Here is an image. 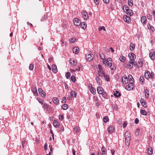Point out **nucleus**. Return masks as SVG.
I'll return each instance as SVG.
<instances>
[{
    "mask_svg": "<svg viewBox=\"0 0 155 155\" xmlns=\"http://www.w3.org/2000/svg\"><path fill=\"white\" fill-rule=\"evenodd\" d=\"M98 68L99 69V70L98 71V74H100L101 75H103L105 74L102 67L100 65H98Z\"/></svg>",
    "mask_w": 155,
    "mask_h": 155,
    "instance_id": "6",
    "label": "nucleus"
},
{
    "mask_svg": "<svg viewBox=\"0 0 155 155\" xmlns=\"http://www.w3.org/2000/svg\"><path fill=\"white\" fill-rule=\"evenodd\" d=\"M140 113L141 114L145 115L147 114V112L144 110H141L140 111Z\"/></svg>",
    "mask_w": 155,
    "mask_h": 155,
    "instance_id": "39",
    "label": "nucleus"
},
{
    "mask_svg": "<svg viewBox=\"0 0 155 155\" xmlns=\"http://www.w3.org/2000/svg\"><path fill=\"white\" fill-rule=\"evenodd\" d=\"M74 23L75 25L78 26L80 25L81 21L78 18H76L74 20Z\"/></svg>",
    "mask_w": 155,
    "mask_h": 155,
    "instance_id": "7",
    "label": "nucleus"
},
{
    "mask_svg": "<svg viewBox=\"0 0 155 155\" xmlns=\"http://www.w3.org/2000/svg\"><path fill=\"white\" fill-rule=\"evenodd\" d=\"M147 19L146 18L145 16H142L141 18V21L143 23V25H145L146 23Z\"/></svg>",
    "mask_w": 155,
    "mask_h": 155,
    "instance_id": "9",
    "label": "nucleus"
},
{
    "mask_svg": "<svg viewBox=\"0 0 155 155\" xmlns=\"http://www.w3.org/2000/svg\"><path fill=\"white\" fill-rule=\"evenodd\" d=\"M133 11L131 9H128L127 11H125V12L128 15L131 16L133 15Z\"/></svg>",
    "mask_w": 155,
    "mask_h": 155,
    "instance_id": "19",
    "label": "nucleus"
},
{
    "mask_svg": "<svg viewBox=\"0 0 155 155\" xmlns=\"http://www.w3.org/2000/svg\"><path fill=\"white\" fill-rule=\"evenodd\" d=\"M134 83H130L126 87V89L127 90L130 91L133 89L134 87V85L133 84Z\"/></svg>",
    "mask_w": 155,
    "mask_h": 155,
    "instance_id": "2",
    "label": "nucleus"
},
{
    "mask_svg": "<svg viewBox=\"0 0 155 155\" xmlns=\"http://www.w3.org/2000/svg\"><path fill=\"white\" fill-rule=\"evenodd\" d=\"M38 100L39 102L41 103V104H44L43 103V102L41 100V99L40 98L38 97Z\"/></svg>",
    "mask_w": 155,
    "mask_h": 155,
    "instance_id": "58",
    "label": "nucleus"
},
{
    "mask_svg": "<svg viewBox=\"0 0 155 155\" xmlns=\"http://www.w3.org/2000/svg\"><path fill=\"white\" fill-rule=\"evenodd\" d=\"M134 48L135 46L134 45L133 43H131L130 45V50H133L134 49Z\"/></svg>",
    "mask_w": 155,
    "mask_h": 155,
    "instance_id": "36",
    "label": "nucleus"
},
{
    "mask_svg": "<svg viewBox=\"0 0 155 155\" xmlns=\"http://www.w3.org/2000/svg\"><path fill=\"white\" fill-rule=\"evenodd\" d=\"M70 63H71L72 65H75L77 64V62L74 61L73 60L72 61L71 60L70 61Z\"/></svg>",
    "mask_w": 155,
    "mask_h": 155,
    "instance_id": "43",
    "label": "nucleus"
},
{
    "mask_svg": "<svg viewBox=\"0 0 155 155\" xmlns=\"http://www.w3.org/2000/svg\"><path fill=\"white\" fill-rule=\"evenodd\" d=\"M66 77L67 78H69L70 76H71V74L69 72H67L66 74H65Z\"/></svg>",
    "mask_w": 155,
    "mask_h": 155,
    "instance_id": "42",
    "label": "nucleus"
},
{
    "mask_svg": "<svg viewBox=\"0 0 155 155\" xmlns=\"http://www.w3.org/2000/svg\"><path fill=\"white\" fill-rule=\"evenodd\" d=\"M140 102L142 106L145 107H147V103L145 100L143 98H141L140 100Z\"/></svg>",
    "mask_w": 155,
    "mask_h": 155,
    "instance_id": "14",
    "label": "nucleus"
},
{
    "mask_svg": "<svg viewBox=\"0 0 155 155\" xmlns=\"http://www.w3.org/2000/svg\"><path fill=\"white\" fill-rule=\"evenodd\" d=\"M110 61H112V59L110 58H108L107 59V62H108Z\"/></svg>",
    "mask_w": 155,
    "mask_h": 155,
    "instance_id": "64",
    "label": "nucleus"
},
{
    "mask_svg": "<svg viewBox=\"0 0 155 155\" xmlns=\"http://www.w3.org/2000/svg\"><path fill=\"white\" fill-rule=\"evenodd\" d=\"M130 136V132L128 131H126L124 134L125 137L128 136Z\"/></svg>",
    "mask_w": 155,
    "mask_h": 155,
    "instance_id": "50",
    "label": "nucleus"
},
{
    "mask_svg": "<svg viewBox=\"0 0 155 155\" xmlns=\"http://www.w3.org/2000/svg\"><path fill=\"white\" fill-rule=\"evenodd\" d=\"M82 14L84 19L87 20L88 18V15L86 11H83L82 12Z\"/></svg>",
    "mask_w": 155,
    "mask_h": 155,
    "instance_id": "11",
    "label": "nucleus"
},
{
    "mask_svg": "<svg viewBox=\"0 0 155 155\" xmlns=\"http://www.w3.org/2000/svg\"><path fill=\"white\" fill-rule=\"evenodd\" d=\"M39 93L42 97H45V93L41 88H39L38 90Z\"/></svg>",
    "mask_w": 155,
    "mask_h": 155,
    "instance_id": "10",
    "label": "nucleus"
},
{
    "mask_svg": "<svg viewBox=\"0 0 155 155\" xmlns=\"http://www.w3.org/2000/svg\"><path fill=\"white\" fill-rule=\"evenodd\" d=\"M140 81H141L142 83L143 82L144 80L143 77L142 76L140 77Z\"/></svg>",
    "mask_w": 155,
    "mask_h": 155,
    "instance_id": "55",
    "label": "nucleus"
},
{
    "mask_svg": "<svg viewBox=\"0 0 155 155\" xmlns=\"http://www.w3.org/2000/svg\"><path fill=\"white\" fill-rule=\"evenodd\" d=\"M71 79L73 82H74L76 81V78L74 76H72L71 77Z\"/></svg>",
    "mask_w": 155,
    "mask_h": 155,
    "instance_id": "41",
    "label": "nucleus"
},
{
    "mask_svg": "<svg viewBox=\"0 0 155 155\" xmlns=\"http://www.w3.org/2000/svg\"><path fill=\"white\" fill-rule=\"evenodd\" d=\"M147 18L149 19H151L152 18V16L150 14L147 15Z\"/></svg>",
    "mask_w": 155,
    "mask_h": 155,
    "instance_id": "51",
    "label": "nucleus"
},
{
    "mask_svg": "<svg viewBox=\"0 0 155 155\" xmlns=\"http://www.w3.org/2000/svg\"><path fill=\"white\" fill-rule=\"evenodd\" d=\"M124 20L125 21L127 22L128 23H130L131 21V19L130 17L127 15H124Z\"/></svg>",
    "mask_w": 155,
    "mask_h": 155,
    "instance_id": "8",
    "label": "nucleus"
},
{
    "mask_svg": "<svg viewBox=\"0 0 155 155\" xmlns=\"http://www.w3.org/2000/svg\"><path fill=\"white\" fill-rule=\"evenodd\" d=\"M90 90L91 93L93 94H95L96 90L94 88L91 87L90 88Z\"/></svg>",
    "mask_w": 155,
    "mask_h": 155,
    "instance_id": "31",
    "label": "nucleus"
},
{
    "mask_svg": "<svg viewBox=\"0 0 155 155\" xmlns=\"http://www.w3.org/2000/svg\"><path fill=\"white\" fill-rule=\"evenodd\" d=\"M127 79H128V81H129L130 83H134V79L133 78L131 75H129L128 76V78Z\"/></svg>",
    "mask_w": 155,
    "mask_h": 155,
    "instance_id": "17",
    "label": "nucleus"
},
{
    "mask_svg": "<svg viewBox=\"0 0 155 155\" xmlns=\"http://www.w3.org/2000/svg\"><path fill=\"white\" fill-rule=\"evenodd\" d=\"M127 125V123L124 122L123 124V127L124 128H125Z\"/></svg>",
    "mask_w": 155,
    "mask_h": 155,
    "instance_id": "63",
    "label": "nucleus"
},
{
    "mask_svg": "<svg viewBox=\"0 0 155 155\" xmlns=\"http://www.w3.org/2000/svg\"><path fill=\"white\" fill-rule=\"evenodd\" d=\"M103 120L106 123L109 120L108 117L107 116H105L103 118Z\"/></svg>",
    "mask_w": 155,
    "mask_h": 155,
    "instance_id": "37",
    "label": "nucleus"
},
{
    "mask_svg": "<svg viewBox=\"0 0 155 155\" xmlns=\"http://www.w3.org/2000/svg\"><path fill=\"white\" fill-rule=\"evenodd\" d=\"M122 82L124 84H126L128 83V79L127 77L125 76H124L122 78Z\"/></svg>",
    "mask_w": 155,
    "mask_h": 155,
    "instance_id": "12",
    "label": "nucleus"
},
{
    "mask_svg": "<svg viewBox=\"0 0 155 155\" xmlns=\"http://www.w3.org/2000/svg\"><path fill=\"white\" fill-rule=\"evenodd\" d=\"M79 130L80 128L78 127H75L74 129V132L75 133H77L79 131Z\"/></svg>",
    "mask_w": 155,
    "mask_h": 155,
    "instance_id": "35",
    "label": "nucleus"
},
{
    "mask_svg": "<svg viewBox=\"0 0 155 155\" xmlns=\"http://www.w3.org/2000/svg\"><path fill=\"white\" fill-rule=\"evenodd\" d=\"M140 130L139 129H137L136 130V132H135V134L137 135H139L140 133Z\"/></svg>",
    "mask_w": 155,
    "mask_h": 155,
    "instance_id": "48",
    "label": "nucleus"
},
{
    "mask_svg": "<svg viewBox=\"0 0 155 155\" xmlns=\"http://www.w3.org/2000/svg\"><path fill=\"white\" fill-rule=\"evenodd\" d=\"M66 97H63V100L61 102H65V103L66 102Z\"/></svg>",
    "mask_w": 155,
    "mask_h": 155,
    "instance_id": "62",
    "label": "nucleus"
},
{
    "mask_svg": "<svg viewBox=\"0 0 155 155\" xmlns=\"http://www.w3.org/2000/svg\"><path fill=\"white\" fill-rule=\"evenodd\" d=\"M103 64H106L107 62V60L105 58L103 59Z\"/></svg>",
    "mask_w": 155,
    "mask_h": 155,
    "instance_id": "59",
    "label": "nucleus"
},
{
    "mask_svg": "<svg viewBox=\"0 0 155 155\" xmlns=\"http://www.w3.org/2000/svg\"><path fill=\"white\" fill-rule=\"evenodd\" d=\"M114 130V128L113 126H110V127L108 130V132L109 133H112Z\"/></svg>",
    "mask_w": 155,
    "mask_h": 155,
    "instance_id": "23",
    "label": "nucleus"
},
{
    "mask_svg": "<svg viewBox=\"0 0 155 155\" xmlns=\"http://www.w3.org/2000/svg\"><path fill=\"white\" fill-rule=\"evenodd\" d=\"M100 57L101 59H103L105 57L104 55L102 53H100Z\"/></svg>",
    "mask_w": 155,
    "mask_h": 155,
    "instance_id": "54",
    "label": "nucleus"
},
{
    "mask_svg": "<svg viewBox=\"0 0 155 155\" xmlns=\"http://www.w3.org/2000/svg\"><path fill=\"white\" fill-rule=\"evenodd\" d=\"M131 64H132L130 63L129 62L128 63V65L130 69H132L133 68V66L131 65Z\"/></svg>",
    "mask_w": 155,
    "mask_h": 155,
    "instance_id": "61",
    "label": "nucleus"
},
{
    "mask_svg": "<svg viewBox=\"0 0 155 155\" xmlns=\"http://www.w3.org/2000/svg\"><path fill=\"white\" fill-rule=\"evenodd\" d=\"M139 120L138 118H136L135 120L134 123L136 124H138L139 123Z\"/></svg>",
    "mask_w": 155,
    "mask_h": 155,
    "instance_id": "60",
    "label": "nucleus"
},
{
    "mask_svg": "<svg viewBox=\"0 0 155 155\" xmlns=\"http://www.w3.org/2000/svg\"><path fill=\"white\" fill-rule=\"evenodd\" d=\"M153 150L151 147H149L147 149V153L148 154L151 155L153 153Z\"/></svg>",
    "mask_w": 155,
    "mask_h": 155,
    "instance_id": "18",
    "label": "nucleus"
},
{
    "mask_svg": "<svg viewBox=\"0 0 155 155\" xmlns=\"http://www.w3.org/2000/svg\"><path fill=\"white\" fill-rule=\"evenodd\" d=\"M102 30H103L104 31H106L104 26H102L99 28V31H101Z\"/></svg>",
    "mask_w": 155,
    "mask_h": 155,
    "instance_id": "45",
    "label": "nucleus"
},
{
    "mask_svg": "<svg viewBox=\"0 0 155 155\" xmlns=\"http://www.w3.org/2000/svg\"><path fill=\"white\" fill-rule=\"evenodd\" d=\"M128 56L130 59L134 60L136 58V55L133 53H130L128 54Z\"/></svg>",
    "mask_w": 155,
    "mask_h": 155,
    "instance_id": "13",
    "label": "nucleus"
},
{
    "mask_svg": "<svg viewBox=\"0 0 155 155\" xmlns=\"http://www.w3.org/2000/svg\"><path fill=\"white\" fill-rule=\"evenodd\" d=\"M62 108L64 110H67L68 109L67 105L66 104H64L62 106Z\"/></svg>",
    "mask_w": 155,
    "mask_h": 155,
    "instance_id": "38",
    "label": "nucleus"
},
{
    "mask_svg": "<svg viewBox=\"0 0 155 155\" xmlns=\"http://www.w3.org/2000/svg\"><path fill=\"white\" fill-rule=\"evenodd\" d=\"M101 151L103 154H106V149L104 147H102Z\"/></svg>",
    "mask_w": 155,
    "mask_h": 155,
    "instance_id": "28",
    "label": "nucleus"
},
{
    "mask_svg": "<svg viewBox=\"0 0 155 155\" xmlns=\"http://www.w3.org/2000/svg\"><path fill=\"white\" fill-rule=\"evenodd\" d=\"M70 40L71 42L74 43L75 42L76 39L75 38H71Z\"/></svg>",
    "mask_w": 155,
    "mask_h": 155,
    "instance_id": "56",
    "label": "nucleus"
},
{
    "mask_svg": "<svg viewBox=\"0 0 155 155\" xmlns=\"http://www.w3.org/2000/svg\"><path fill=\"white\" fill-rule=\"evenodd\" d=\"M147 27H148V28L149 29H150L152 31H154V28L153 26L150 25V28H149L148 26H147Z\"/></svg>",
    "mask_w": 155,
    "mask_h": 155,
    "instance_id": "47",
    "label": "nucleus"
},
{
    "mask_svg": "<svg viewBox=\"0 0 155 155\" xmlns=\"http://www.w3.org/2000/svg\"><path fill=\"white\" fill-rule=\"evenodd\" d=\"M120 60L122 62H124L125 60V58L123 56H121L120 57Z\"/></svg>",
    "mask_w": 155,
    "mask_h": 155,
    "instance_id": "32",
    "label": "nucleus"
},
{
    "mask_svg": "<svg viewBox=\"0 0 155 155\" xmlns=\"http://www.w3.org/2000/svg\"><path fill=\"white\" fill-rule=\"evenodd\" d=\"M70 94L71 96L73 97H76V93H75V92L74 91H72L71 92Z\"/></svg>",
    "mask_w": 155,
    "mask_h": 155,
    "instance_id": "34",
    "label": "nucleus"
},
{
    "mask_svg": "<svg viewBox=\"0 0 155 155\" xmlns=\"http://www.w3.org/2000/svg\"><path fill=\"white\" fill-rule=\"evenodd\" d=\"M52 70L53 72L56 73L58 70L57 68V67L55 64H53L52 66Z\"/></svg>",
    "mask_w": 155,
    "mask_h": 155,
    "instance_id": "26",
    "label": "nucleus"
},
{
    "mask_svg": "<svg viewBox=\"0 0 155 155\" xmlns=\"http://www.w3.org/2000/svg\"><path fill=\"white\" fill-rule=\"evenodd\" d=\"M59 119L61 120H63V116L61 114H60L59 116Z\"/></svg>",
    "mask_w": 155,
    "mask_h": 155,
    "instance_id": "57",
    "label": "nucleus"
},
{
    "mask_svg": "<svg viewBox=\"0 0 155 155\" xmlns=\"http://www.w3.org/2000/svg\"><path fill=\"white\" fill-rule=\"evenodd\" d=\"M98 75L97 76L96 78V81L97 83L98 84H99V85H101L102 83V81L100 77V76H101L102 77V75H101L100 74H98Z\"/></svg>",
    "mask_w": 155,
    "mask_h": 155,
    "instance_id": "4",
    "label": "nucleus"
},
{
    "mask_svg": "<svg viewBox=\"0 0 155 155\" xmlns=\"http://www.w3.org/2000/svg\"><path fill=\"white\" fill-rule=\"evenodd\" d=\"M114 95L116 97H118L120 96V94L118 91H114Z\"/></svg>",
    "mask_w": 155,
    "mask_h": 155,
    "instance_id": "21",
    "label": "nucleus"
},
{
    "mask_svg": "<svg viewBox=\"0 0 155 155\" xmlns=\"http://www.w3.org/2000/svg\"><path fill=\"white\" fill-rule=\"evenodd\" d=\"M80 25L81 27L83 29H85L86 27V24L84 22L81 23Z\"/></svg>",
    "mask_w": 155,
    "mask_h": 155,
    "instance_id": "29",
    "label": "nucleus"
},
{
    "mask_svg": "<svg viewBox=\"0 0 155 155\" xmlns=\"http://www.w3.org/2000/svg\"><path fill=\"white\" fill-rule=\"evenodd\" d=\"M128 4L130 6H132L133 5V2L131 0H128Z\"/></svg>",
    "mask_w": 155,
    "mask_h": 155,
    "instance_id": "44",
    "label": "nucleus"
},
{
    "mask_svg": "<svg viewBox=\"0 0 155 155\" xmlns=\"http://www.w3.org/2000/svg\"><path fill=\"white\" fill-rule=\"evenodd\" d=\"M144 76L147 79H148L150 78H152L154 77V73L152 72L150 73L149 71H147L145 73Z\"/></svg>",
    "mask_w": 155,
    "mask_h": 155,
    "instance_id": "1",
    "label": "nucleus"
},
{
    "mask_svg": "<svg viewBox=\"0 0 155 155\" xmlns=\"http://www.w3.org/2000/svg\"><path fill=\"white\" fill-rule=\"evenodd\" d=\"M53 101L55 104H57L59 102V100L57 97H54L53 98Z\"/></svg>",
    "mask_w": 155,
    "mask_h": 155,
    "instance_id": "30",
    "label": "nucleus"
},
{
    "mask_svg": "<svg viewBox=\"0 0 155 155\" xmlns=\"http://www.w3.org/2000/svg\"><path fill=\"white\" fill-rule=\"evenodd\" d=\"M34 68V67L33 66V65L32 64H31L30 65L29 67V69L31 70H32Z\"/></svg>",
    "mask_w": 155,
    "mask_h": 155,
    "instance_id": "52",
    "label": "nucleus"
},
{
    "mask_svg": "<svg viewBox=\"0 0 155 155\" xmlns=\"http://www.w3.org/2000/svg\"><path fill=\"white\" fill-rule=\"evenodd\" d=\"M44 106H43V108L46 109L47 110H48L49 109L51 108V107L47 104H44Z\"/></svg>",
    "mask_w": 155,
    "mask_h": 155,
    "instance_id": "22",
    "label": "nucleus"
},
{
    "mask_svg": "<svg viewBox=\"0 0 155 155\" xmlns=\"http://www.w3.org/2000/svg\"><path fill=\"white\" fill-rule=\"evenodd\" d=\"M79 49L78 48L75 47L73 48V51L75 54L78 53L79 52Z\"/></svg>",
    "mask_w": 155,
    "mask_h": 155,
    "instance_id": "27",
    "label": "nucleus"
},
{
    "mask_svg": "<svg viewBox=\"0 0 155 155\" xmlns=\"http://www.w3.org/2000/svg\"><path fill=\"white\" fill-rule=\"evenodd\" d=\"M94 57V55L91 54H87L86 56V59L88 61H92Z\"/></svg>",
    "mask_w": 155,
    "mask_h": 155,
    "instance_id": "3",
    "label": "nucleus"
},
{
    "mask_svg": "<svg viewBox=\"0 0 155 155\" xmlns=\"http://www.w3.org/2000/svg\"><path fill=\"white\" fill-rule=\"evenodd\" d=\"M129 62L132 64V65H136L137 64L136 63H135L134 60V59H130V62Z\"/></svg>",
    "mask_w": 155,
    "mask_h": 155,
    "instance_id": "33",
    "label": "nucleus"
},
{
    "mask_svg": "<svg viewBox=\"0 0 155 155\" xmlns=\"http://www.w3.org/2000/svg\"><path fill=\"white\" fill-rule=\"evenodd\" d=\"M103 75L104 77V79L106 81H110V77L108 75L105 74V73Z\"/></svg>",
    "mask_w": 155,
    "mask_h": 155,
    "instance_id": "20",
    "label": "nucleus"
},
{
    "mask_svg": "<svg viewBox=\"0 0 155 155\" xmlns=\"http://www.w3.org/2000/svg\"><path fill=\"white\" fill-rule=\"evenodd\" d=\"M33 92V93L34 94H37V89L36 87H35L34 88Z\"/></svg>",
    "mask_w": 155,
    "mask_h": 155,
    "instance_id": "46",
    "label": "nucleus"
},
{
    "mask_svg": "<svg viewBox=\"0 0 155 155\" xmlns=\"http://www.w3.org/2000/svg\"><path fill=\"white\" fill-rule=\"evenodd\" d=\"M149 56L150 58L152 60H153L155 58V54L153 52H151L149 53Z\"/></svg>",
    "mask_w": 155,
    "mask_h": 155,
    "instance_id": "16",
    "label": "nucleus"
},
{
    "mask_svg": "<svg viewBox=\"0 0 155 155\" xmlns=\"http://www.w3.org/2000/svg\"><path fill=\"white\" fill-rule=\"evenodd\" d=\"M59 124L56 120H54L53 123V125L56 128H57L59 126Z\"/></svg>",
    "mask_w": 155,
    "mask_h": 155,
    "instance_id": "24",
    "label": "nucleus"
},
{
    "mask_svg": "<svg viewBox=\"0 0 155 155\" xmlns=\"http://www.w3.org/2000/svg\"><path fill=\"white\" fill-rule=\"evenodd\" d=\"M145 96L147 98H148L149 96V91L147 89L144 90Z\"/></svg>",
    "mask_w": 155,
    "mask_h": 155,
    "instance_id": "25",
    "label": "nucleus"
},
{
    "mask_svg": "<svg viewBox=\"0 0 155 155\" xmlns=\"http://www.w3.org/2000/svg\"><path fill=\"white\" fill-rule=\"evenodd\" d=\"M97 90L99 94H102L103 93V89L102 87H98L97 88Z\"/></svg>",
    "mask_w": 155,
    "mask_h": 155,
    "instance_id": "15",
    "label": "nucleus"
},
{
    "mask_svg": "<svg viewBox=\"0 0 155 155\" xmlns=\"http://www.w3.org/2000/svg\"><path fill=\"white\" fill-rule=\"evenodd\" d=\"M123 9L124 11L125 12V11H127L129 9V8L127 5H124L123 6Z\"/></svg>",
    "mask_w": 155,
    "mask_h": 155,
    "instance_id": "40",
    "label": "nucleus"
},
{
    "mask_svg": "<svg viewBox=\"0 0 155 155\" xmlns=\"http://www.w3.org/2000/svg\"><path fill=\"white\" fill-rule=\"evenodd\" d=\"M109 67H110V68L111 70H114L115 69L114 64H112V65H110Z\"/></svg>",
    "mask_w": 155,
    "mask_h": 155,
    "instance_id": "49",
    "label": "nucleus"
},
{
    "mask_svg": "<svg viewBox=\"0 0 155 155\" xmlns=\"http://www.w3.org/2000/svg\"><path fill=\"white\" fill-rule=\"evenodd\" d=\"M100 0H94V2L96 5H99L100 2Z\"/></svg>",
    "mask_w": 155,
    "mask_h": 155,
    "instance_id": "53",
    "label": "nucleus"
},
{
    "mask_svg": "<svg viewBox=\"0 0 155 155\" xmlns=\"http://www.w3.org/2000/svg\"><path fill=\"white\" fill-rule=\"evenodd\" d=\"M125 141L126 145L128 146L130 145V135L125 137Z\"/></svg>",
    "mask_w": 155,
    "mask_h": 155,
    "instance_id": "5",
    "label": "nucleus"
}]
</instances>
